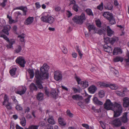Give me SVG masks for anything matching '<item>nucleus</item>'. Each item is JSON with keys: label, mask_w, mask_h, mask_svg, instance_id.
I'll list each match as a JSON object with an SVG mask.
<instances>
[{"label": "nucleus", "mask_w": 129, "mask_h": 129, "mask_svg": "<svg viewBox=\"0 0 129 129\" xmlns=\"http://www.w3.org/2000/svg\"><path fill=\"white\" fill-rule=\"evenodd\" d=\"M49 66L46 64L44 63L40 69L41 72L39 70H36L35 72V77L36 78V85L33 83H31L29 86L31 91H37L38 87L42 89L43 88L42 84L43 83L42 80L44 79H47L49 78L48 71L49 69Z\"/></svg>", "instance_id": "nucleus-1"}, {"label": "nucleus", "mask_w": 129, "mask_h": 129, "mask_svg": "<svg viewBox=\"0 0 129 129\" xmlns=\"http://www.w3.org/2000/svg\"><path fill=\"white\" fill-rule=\"evenodd\" d=\"M104 108L107 110H111L114 111V117L119 116L121 113V105L116 103L113 104L109 99L107 100L104 104Z\"/></svg>", "instance_id": "nucleus-2"}, {"label": "nucleus", "mask_w": 129, "mask_h": 129, "mask_svg": "<svg viewBox=\"0 0 129 129\" xmlns=\"http://www.w3.org/2000/svg\"><path fill=\"white\" fill-rule=\"evenodd\" d=\"M86 19L85 14L82 13L80 16L75 15L72 19L74 22L79 24H82Z\"/></svg>", "instance_id": "nucleus-3"}, {"label": "nucleus", "mask_w": 129, "mask_h": 129, "mask_svg": "<svg viewBox=\"0 0 129 129\" xmlns=\"http://www.w3.org/2000/svg\"><path fill=\"white\" fill-rule=\"evenodd\" d=\"M103 16L109 21L111 25L116 23L115 18L113 14L108 12H105L103 14Z\"/></svg>", "instance_id": "nucleus-4"}, {"label": "nucleus", "mask_w": 129, "mask_h": 129, "mask_svg": "<svg viewBox=\"0 0 129 129\" xmlns=\"http://www.w3.org/2000/svg\"><path fill=\"white\" fill-rule=\"evenodd\" d=\"M0 37L3 38L9 43V44L6 45V47L8 49H13V45L15 43V39H11L9 40V38L5 35L2 34Z\"/></svg>", "instance_id": "nucleus-5"}, {"label": "nucleus", "mask_w": 129, "mask_h": 129, "mask_svg": "<svg viewBox=\"0 0 129 129\" xmlns=\"http://www.w3.org/2000/svg\"><path fill=\"white\" fill-rule=\"evenodd\" d=\"M41 19L42 21L50 24L52 23L54 21V18L49 15L42 16Z\"/></svg>", "instance_id": "nucleus-6"}, {"label": "nucleus", "mask_w": 129, "mask_h": 129, "mask_svg": "<svg viewBox=\"0 0 129 129\" xmlns=\"http://www.w3.org/2000/svg\"><path fill=\"white\" fill-rule=\"evenodd\" d=\"M16 63L19 64L22 67H25V64L26 63L24 59L22 57L20 56L18 57L16 60Z\"/></svg>", "instance_id": "nucleus-7"}, {"label": "nucleus", "mask_w": 129, "mask_h": 129, "mask_svg": "<svg viewBox=\"0 0 129 129\" xmlns=\"http://www.w3.org/2000/svg\"><path fill=\"white\" fill-rule=\"evenodd\" d=\"M112 124L116 127H118L121 125V117L116 119L111 122Z\"/></svg>", "instance_id": "nucleus-8"}, {"label": "nucleus", "mask_w": 129, "mask_h": 129, "mask_svg": "<svg viewBox=\"0 0 129 129\" xmlns=\"http://www.w3.org/2000/svg\"><path fill=\"white\" fill-rule=\"evenodd\" d=\"M54 79L57 81L61 80L62 79V75L58 71H56L54 73Z\"/></svg>", "instance_id": "nucleus-9"}, {"label": "nucleus", "mask_w": 129, "mask_h": 129, "mask_svg": "<svg viewBox=\"0 0 129 129\" xmlns=\"http://www.w3.org/2000/svg\"><path fill=\"white\" fill-rule=\"evenodd\" d=\"M16 9H19L22 10L23 12V15L24 16L26 15V12H27V9L26 7H24L23 6L17 7L14 8L13 9V10H15Z\"/></svg>", "instance_id": "nucleus-10"}, {"label": "nucleus", "mask_w": 129, "mask_h": 129, "mask_svg": "<svg viewBox=\"0 0 129 129\" xmlns=\"http://www.w3.org/2000/svg\"><path fill=\"white\" fill-rule=\"evenodd\" d=\"M34 18L32 17H29L24 22V24L26 25H28L31 24L33 22Z\"/></svg>", "instance_id": "nucleus-11"}, {"label": "nucleus", "mask_w": 129, "mask_h": 129, "mask_svg": "<svg viewBox=\"0 0 129 129\" xmlns=\"http://www.w3.org/2000/svg\"><path fill=\"white\" fill-rule=\"evenodd\" d=\"M106 27L104 25L102 28L99 30L97 31L96 30H95V33H97L100 35H102L103 34L105 33L106 31Z\"/></svg>", "instance_id": "nucleus-12"}, {"label": "nucleus", "mask_w": 129, "mask_h": 129, "mask_svg": "<svg viewBox=\"0 0 129 129\" xmlns=\"http://www.w3.org/2000/svg\"><path fill=\"white\" fill-rule=\"evenodd\" d=\"M123 105L124 107H129V98L125 97L123 99Z\"/></svg>", "instance_id": "nucleus-13"}, {"label": "nucleus", "mask_w": 129, "mask_h": 129, "mask_svg": "<svg viewBox=\"0 0 129 129\" xmlns=\"http://www.w3.org/2000/svg\"><path fill=\"white\" fill-rule=\"evenodd\" d=\"M104 51L108 53L111 52L112 49L111 47L107 45H104L103 47Z\"/></svg>", "instance_id": "nucleus-14"}, {"label": "nucleus", "mask_w": 129, "mask_h": 129, "mask_svg": "<svg viewBox=\"0 0 129 129\" xmlns=\"http://www.w3.org/2000/svg\"><path fill=\"white\" fill-rule=\"evenodd\" d=\"M121 53V49L120 47H115L113 50V55H117Z\"/></svg>", "instance_id": "nucleus-15"}, {"label": "nucleus", "mask_w": 129, "mask_h": 129, "mask_svg": "<svg viewBox=\"0 0 129 129\" xmlns=\"http://www.w3.org/2000/svg\"><path fill=\"white\" fill-rule=\"evenodd\" d=\"M97 90V88L94 85H92L88 88L89 92L91 93H94Z\"/></svg>", "instance_id": "nucleus-16"}, {"label": "nucleus", "mask_w": 129, "mask_h": 129, "mask_svg": "<svg viewBox=\"0 0 129 129\" xmlns=\"http://www.w3.org/2000/svg\"><path fill=\"white\" fill-rule=\"evenodd\" d=\"M127 113L125 112L123 113L122 117H121V122L125 123L127 122L128 119L127 117Z\"/></svg>", "instance_id": "nucleus-17"}, {"label": "nucleus", "mask_w": 129, "mask_h": 129, "mask_svg": "<svg viewBox=\"0 0 129 129\" xmlns=\"http://www.w3.org/2000/svg\"><path fill=\"white\" fill-rule=\"evenodd\" d=\"M49 94L50 96L55 99L58 96L57 93L54 89L51 90Z\"/></svg>", "instance_id": "nucleus-18"}, {"label": "nucleus", "mask_w": 129, "mask_h": 129, "mask_svg": "<svg viewBox=\"0 0 129 129\" xmlns=\"http://www.w3.org/2000/svg\"><path fill=\"white\" fill-rule=\"evenodd\" d=\"M49 123L52 125L54 124L55 123V122L52 116L49 115V117L47 120Z\"/></svg>", "instance_id": "nucleus-19"}, {"label": "nucleus", "mask_w": 129, "mask_h": 129, "mask_svg": "<svg viewBox=\"0 0 129 129\" xmlns=\"http://www.w3.org/2000/svg\"><path fill=\"white\" fill-rule=\"evenodd\" d=\"M93 101L94 104L99 105H102L103 104V103L99 100L98 98L96 97H94L93 98Z\"/></svg>", "instance_id": "nucleus-20"}, {"label": "nucleus", "mask_w": 129, "mask_h": 129, "mask_svg": "<svg viewBox=\"0 0 129 129\" xmlns=\"http://www.w3.org/2000/svg\"><path fill=\"white\" fill-rule=\"evenodd\" d=\"M107 35L109 36H111L113 34L114 32L110 28L109 26H108L107 27Z\"/></svg>", "instance_id": "nucleus-21"}, {"label": "nucleus", "mask_w": 129, "mask_h": 129, "mask_svg": "<svg viewBox=\"0 0 129 129\" xmlns=\"http://www.w3.org/2000/svg\"><path fill=\"white\" fill-rule=\"evenodd\" d=\"M104 7L106 9L110 10L112 9L113 6L111 3H108L104 5Z\"/></svg>", "instance_id": "nucleus-22"}, {"label": "nucleus", "mask_w": 129, "mask_h": 129, "mask_svg": "<svg viewBox=\"0 0 129 129\" xmlns=\"http://www.w3.org/2000/svg\"><path fill=\"white\" fill-rule=\"evenodd\" d=\"M86 25L88 26V29L89 32L91 30H94V31L96 30V28L93 25L87 23L86 24Z\"/></svg>", "instance_id": "nucleus-23"}, {"label": "nucleus", "mask_w": 129, "mask_h": 129, "mask_svg": "<svg viewBox=\"0 0 129 129\" xmlns=\"http://www.w3.org/2000/svg\"><path fill=\"white\" fill-rule=\"evenodd\" d=\"M27 71L29 74L30 78L31 79L33 78L34 76L33 70V69H29L27 70Z\"/></svg>", "instance_id": "nucleus-24"}, {"label": "nucleus", "mask_w": 129, "mask_h": 129, "mask_svg": "<svg viewBox=\"0 0 129 129\" xmlns=\"http://www.w3.org/2000/svg\"><path fill=\"white\" fill-rule=\"evenodd\" d=\"M11 28L10 26H8V27H5L3 30L2 31L4 33L8 36L9 35V31L10 30V29Z\"/></svg>", "instance_id": "nucleus-25"}, {"label": "nucleus", "mask_w": 129, "mask_h": 129, "mask_svg": "<svg viewBox=\"0 0 129 129\" xmlns=\"http://www.w3.org/2000/svg\"><path fill=\"white\" fill-rule=\"evenodd\" d=\"M80 84H81V87L84 88L87 87L89 85L88 82L86 81H81V83Z\"/></svg>", "instance_id": "nucleus-26"}, {"label": "nucleus", "mask_w": 129, "mask_h": 129, "mask_svg": "<svg viewBox=\"0 0 129 129\" xmlns=\"http://www.w3.org/2000/svg\"><path fill=\"white\" fill-rule=\"evenodd\" d=\"M43 93H39L37 95V99L39 101L42 100L43 99Z\"/></svg>", "instance_id": "nucleus-27"}, {"label": "nucleus", "mask_w": 129, "mask_h": 129, "mask_svg": "<svg viewBox=\"0 0 129 129\" xmlns=\"http://www.w3.org/2000/svg\"><path fill=\"white\" fill-rule=\"evenodd\" d=\"M58 121L59 123L61 125L64 126L66 125V122L64 121L63 119H62L61 118H59Z\"/></svg>", "instance_id": "nucleus-28"}, {"label": "nucleus", "mask_w": 129, "mask_h": 129, "mask_svg": "<svg viewBox=\"0 0 129 129\" xmlns=\"http://www.w3.org/2000/svg\"><path fill=\"white\" fill-rule=\"evenodd\" d=\"M111 71L114 74V75L116 76H118V71L112 67L110 68Z\"/></svg>", "instance_id": "nucleus-29"}, {"label": "nucleus", "mask_w": 129, "mask_h": 129, "mask_svg": "<svg viewBox=\"0 0 129 129\" xmlns=\"http://www.w3.org/2000/svg\"><path fill=\"white\" fill-rule=\"evenodd\" d=\"M119 40L118 37H115L111 38L110 39V43L112 45L115 42H117Z\"/></svg>", "instance_id": "nucleus-30"}, {"label": "nucleus", "mask_w": 129, "mask_h": 129, "mask_svg": "<svg viewBox=\"0 0 129 129\" xmlns=\"http://www.w3.org/2000/svg\"><path fill=\"white\" fill-rule=\"evenodd\" d=\"M87 14L89 16H93V14L92 11L91 9H87L85 10Z\"/></svg>", "instance_id": "nucleus-31"}, {"label": "nucleus", "mask_w": 129, "mask_h": 129, "mask_svg": "<svg viewBox=\"0 0 129 129\" xmlns=\"http://www.w3.org/2000/svg\"><path fill=\"white\" fill-rule=\"evenodd\" d=\"M17 70V68H16L12 69L10 71V73L11 75L12 76L14 75Z\"/></svg>", "instance_id": "nucleus-32"}, {"label": "nucleus", "mask_w": 129, "mask_h": 129, "mask_svg": "<svg viewBox=\"0 0 129 129\" xmlns=\"http://www.w3.org/2000/svg\"><path fill=\"white\" fill-rule=\"evenodd\" d=\"M25 37V34L23 33L20 35L18 36V38H20V40L21 42H24V38Z\"/></svg>", "instance_id": "nucleus-33"}, {"label": "nucleus", "mask_w": 129, "mask_h": 129, "mask_svg": "<svg viewBox=\"0 0 129 129\" xmlns=\"http://www.w3.org/2000/svg\"><path fill=\"white\" fill-rule=\"evenodd\" d=\"M21 120L20 123L21 125L23 126H25L26 123V120L25 118L24 117H23L22 119H21Z\"/></svg>", "instance_id": "nucleus-34"}, {"label": "nucleus", "mask_w": 129, "mask_h": 129, "mask_svg": "<svg viewBox=\"0 0 129 129\" xmlns=\"http://www.w3.org/2000/svg\"><path fill=\"white\" fill-rule=\"evenodd\" d=\"M99 97L101 98H102L105 96L104 91L103 90L100 91L99 92Z\"/></svg>", "instance_id": "nucleus-35"}, {"label": "nucleus", "mask_w": 129, "mask_h": 129, "mask_svg": "<svg viewBox=\"0 0 129 129\" xmlns=\"http://www.w3.org/2000/svg\"><path fill=\"white\" fill-rule=\"evenodd\" d=\"M79 8V7L76 4H74L72 8L76 12L78 11Z\"/></svg>", "instance_id": "nucleus-36"}, {"label": "nucleus", "mask_w": 129, "mask_h": 129, "mask_svg": "<svg viewBox=\"0 0 129 129\" xmlns=\"http://www.w3.org/2000/svg\"><path fill=\"white\" fill-rule=\"evenodd\" d=\"M76 50L78 52L79 55L80 56V58L81 59L82 57L83 54H82L80 50L79 49V47L78 46H76Z\"/></svg>", "instance_id": "nucleus-37"}, {"label": "nucleus", "mask_w": 129, "mask_h": 129, "mask_svg": "<svg viewBox=\"0 0 129 129\" xmlns=\"http://www.w3.org/2000/svg\"><path fill=\"white\" fill-rule=\"evenodd\" d=\"M104 42L106 44V45L109 43H110V39L108 37H107L106 38H104Z\"/></svg>", "instance_id": "nucleus-38"}, {"label": "nucleus", "mask_w": 129, "mask_h": 129, "mask_svg": "<svg viewBox=\"0 0 129 129\" xmlns=\"http://www.w3.org/2000/svg\"><path fill=\"white\" fill-rule=\"evenodd\" d=\"M4 98V101L3 102V105H4L5 103L6 102L9 103L8 98L7 95L6 94H5Z\"/></svg>", "instance_id": "nucleus-39"}, {"label": "nucleus", "mask_w": 129, "mask_h": 129, "mask_svg": "<svg viewBox=\"0 0 129 129\" xmlns=\"http://www.w3.org/2000/svg\"><path fill=\"white\" fill-rule=\"evenodd\" d=\"M81 96H80L79 95L76 94L73 95L72 96V98L74 100H77V99H80Z\"/></svg>", "instance_id": "nucleus-40"}, {"label": "nucleus", "mask_w": 129, "mask_h": 129, "mask_svg": "<svg viewBox=\"0 0 129 129\" xmlns=\"http://www.w3.org/2000/svg\"><path fill=\"white\" fill-rule=\"evenodd\" d=\"M126 55L128 57V58L126 59L125 60L127 64L129 66V52L128 51H127V53L126 54Z\"/></svg>", "instance_id": "nucleus-41"}, {"label": "nucleus", "mask_w": 129, "mask_h": 129, "mask_svg": "<svg viewBox=\"0 0 129 129\" xmlns=\"http://www.w3.org/2000/svg\"><path fill=\"white\" fill-rule=\"evenodd\" d=\"M100 87H109V85L106 84L105 83H100Z\"/></svg>", "instance_id": "nucleus-42"}, {"label": "nucleus", "mask_w": 129, "mask_h": 129, "mask_svg": "<svg viewBox=\"0 0 129 129\" xmlns=\"http://www.w3.org/2000/svg\"><path fill=\"white\" fill-rule=\"evenodd\" d=\"M22 48L21 46L18 45L17 48L15 49V52L17 53H18L20 52Z\"/></svg>", "instance_id": "nucleus-43"}, {"label": "nucleus", "mask_w": 129, "mask_h": 129, "mask_svg": "<svg viewBox=\"0 0 129 129\" xmlns=\"http://www.w3.org/2000/svg\"><path fill=\"white\" fill-rule=\"evenodd\" d=\"M39 126L38 125H31L29 126L28 127L29 129H38Z\"/></svg>", "instance_id": "nucleus-44"}, {"label": "nucleus", "mask_w": 129, "mask_h": 129, "mask_svg": "<svg viewBox=\"0 0 129 129\" xmlns=\"http://www.w3.org/2000/svg\"><path fill=\"white\" fill-rule=\"evenodd\" d=\"M103 3L102 2L100 4L97 6V8L99 10L102 11L103 9Z\"/></svg>", "instance_id": "nucleus-45"}, {"label": "nucleus", "mask_w": 129, "mask_h": 129, "mask_svg": "<svg viewBox=\"0 0 129 129\" xmlns=\"http://www.w3.org/2000/svg\"><path fill=\"white\" fill-rule=\"evenodd\" d=\"M113 61L114 62H117L119 61H121V57H120L117 56L114 59Z\"/></svg>", "instance_id": "nucleus-46"}, {"label": "nucleus", "mask_w": 129, "mask_h": 129, "mask_svg": "<svg viewBox=\"0 0 129 129\" xmlns=\"http://www.w3.org/2000/svg\"><path fill=\"white\" fill-rule=\"evenodd\" d=\"M62 52L64 54H67L68 52L67 49L65 46H63L61 49Z\"/></svg>", "instance_id": "nucleus-47"}, {"label": "nucleus", "mask_w": 129, "mask_h": 129, "mask_svg": "<svg viewBox=\"0 0 129 129\" xmlns=\"http://www.w3.org/2000/svg\"><path fill=\"white\" fill-rule=\"evenodd\" d=\"M75 79L76 80L78 84H79L81 83V80L77 76H76L75 77Z\"/></svg>", "instance_id": "nucleus-48"}, {"label": "nucleus", "mask_w": 129, "mask_h": 129, "mask_svg": "<svg viewBox=\"0 0 129 129\" xmlns=\"http://www.w3.org/2000/svg\"><path fill=\"white\" fill-rule=\"evenodd\" d=\"M109 87L112 89L115 90L117 89V87L115 86V84H110Z\"/></svg>", "instance_id": "nucleus-49"}, {"label": "nucleus", "mask_w": 129, "mask_h": 129, "mask_svg": "<svg viewBox=\"0 0 129 129\" xmlns=\"http://www.w3.org/2000/svg\"><path fill=\"white\" fill-rule=\"evenodd\" d=\"M25 91L24 90H23L21 91H16L15 92L18 94L21 95L25 93Z\"/></svg>", "instance_id": "nucleus-50"}, {"label": "nucleus", "mask_w": 129, "mask_h": 129, "mask_svg": "<svg viewBox=\"0 0 129 129\" xmlns=\"http://www.w3.org/2000/svg\"><path fill=\"white\" fill-rule=\"evenodd\" d=\"M16 109L17 110H22V108L21 107L20 105H17L16 106Z\"/></svg>", "instance_id": "nucleus-51"}, {"label": "nucleus", "mask_w": 129, "mask_h": 129, "mask_svg": "<svg viewBox=\"0 0 129 129\" xmlns=\"http://www.w3.org/2000/svg\"><path fill=\"white\" fill-rule=\"evenodd\" d=\"M7 2V0H3V2L1 4L2 7H4L6 5V3Z\"/></svg>", "instance_id": "nucleus-52"}, {"label": "nucleus", "mask_w": 129, "mask_h": 129, "mask_svg": "<svg viewBox=\"0 0 129 129\" xmlns=\"http://www.w3.org/2000/svg\"><path fill=\"white\" fill-rule=\"evenodd\" d=\"M127 91V88L126 87H125L124 88L123 90L122 91L123 93H121V96H125V94L124 92H126Z\"/></svg>", "instance_id": "nucleus-53"}, {"label": "nucleus", "mask_w": 129, "mask_h": 129, "mask_svg": "<svg viewBox=\"0 0 129 129\" xmlns=\"http://www.w3.org/2000/svg\"><path fill=\"white\" fill-rule=\"evenodd\" d=\"M124 26L123 25L122 26H121V36L124 35L125 34V32L123 31L124 30Z\"/></svg>", "instance_id": "nucleus-54"}, {"label": "nucleus", "mask_w": 129, "mask_h": 129, "mask_svg": "<svg viewBox=\"0 0 129 129\" xmlns=\"http://www.w3.org/2000/svg\"><path fill=\"white\" fill-rule=\"evenodd\" d=\"M78 105L80 106L81 108L83 109L84 108V106L83 105V103L82 102H80L78 103Z\"/></svg>", "instance_id": "nucleus-55"}, {"label": "nucleus", "mask_w": 129, "mask_h": 129, "mask_svg": "<svg viewBox=\"0 0 129 129\" xmlns=\"http://www.w3.org/2000/svg\"><path fill=\"white\" fill-rule=\"evenodd\" d=\"M7 18L9 19L10 22H11L12 23H13L14 21V20L12 19V17L10 16L9 15H7Z\"/></svg>", "instance_id": "nucleus-56"}, {"label": "nucleus", "mask_w": 129, "mask_h": 129, "mask_svg": "<svg viewBox=\"0 0 129 129\" xmlns=\"http://www.w3.org/2000/svg\"><path fill=\"white\" fill-rule=\"evenodd\" d=\"M82 125L83 127H85L86 129H89V126L88 124H82Z\"/></svg>", "instance_id": "nucleus-57"}, {"label": "nucleus", "mask_w": 129, "mask_h": 129, "mask_svg": "<svg viewBox=\"0 0 129 129\" xmlns=\"http://www.w3.org/2000/svg\"><path fill=\"white\" fill-rule=\"evenodd\" d=\"M45 92L46 94L48 96H49V92L46 88H45Z\"/></svg>", "instance_id": "nucleus-58"}, {"label": "nucleus", "mask_w": 129, "mask_h": 129, "mask_svg": "<svg viewBox=\"0 0 129 129\" xmlns=\"http://www.w3.org/2000/svg\"><path fill=\"white\" fill-rule=\"evenodd\" d=\"M96 25L99 27H101V22L100 21H97L96 22Z\"/></svg>", "instance_id": "nucleus-59"}, {"label": "nucleus", "mask_w": 129, "mask_h": 129, "mask_svg": "<svg viewBox=\"0 0 129 129\" xmlns=\"http://www.w3.org/2000/svg\"><path fill=\"white\" fill-rule=\"evenodd\" d=\"M36 8H39L41 7V5L39 4V3L38 2L36 3L35 4Z\"/></svg>", "instance_id": "nucleus-60"}, {"label": "nucleus", "mask_w": 129, "mask_h": 129, "mask_svg": "<svg viewBox=\"0 0 129 129\" xmlns=\"http://www.w3.org/2000/svg\"><path fill=\"white\" fill-rule=\"evenodd\" d=\"M72 55L73 57L76 58L77 57V54L75 52H73L72 54Z\"/></svg>", "instance_id": "nucleus-61"}, {"label": "nucleus", "mask_w": 129, "mask_h": 129, "mask_svg": "<svg viewBox=\"0 0 129 129\" xmlns=\"http://www.w3.org/2000/svg\"><path fill=\"white\" fill-rule=\"evenodd\" d=\"M15 13L17 15V18H18V17L20 15L21 16L22 15L21 13L19 11L17 12H15Z\"/></svg>", "instance_id": "nucleus-62"}, {"label": "nucleus", "mask_w": 129, "mask_h": 129, "mask_svg": "<svg viewBox=\"0 0 129 129\" xmlns=\"http://www.w3.org/2000/svg\"><path fill=\"white\" fill-rule=\"evenodd\" d=\"M13 100V101L15 103H16L17 102V100L16 99V98L14 96H11Z\"/></svg>", "instance_id": "nucleus-63"}, {"label": "nucleus", "mask_w": 129, "mask_h": 129, "mask_svg": "<svg viewBox=\"0 0 129 129\" xmlns=\"http://www.w3.org/2000/svg\"><path fill=\"white\" fill-rule=\"evenodd\" d=\"M47 129H53V126L49 124L47 125Z\"/></svg>", "instance_id": "nucleus-64"}]
</instances>
